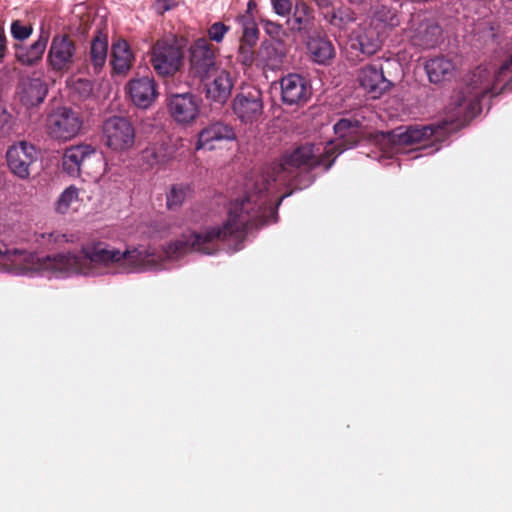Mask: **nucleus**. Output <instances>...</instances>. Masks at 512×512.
<instances>
[{"instance_id":"obj_17","label":"nucleus","mask_w":512,"mask_h":512,"mask_svg":"<svg viewBox=\"0 0 512 512\" xmlns=\"http://www.w3.org/2000/svg\"><path fill=\"white\" fill-rule=\"evenodd\" d=\"M384 38L385 35L380 29L364 24L350 36L349 45L352 50L364 56H372L381 49Z\"/></svg>"},{"instance_id":"obj_2","label":"nucleus","mask_w":512,"mask_h":512,"mask_svg":"<svg viewBox=\"0 0 512 512\" xmlns=\"http://www.w3.org/2000/svg\"><path fill=\"white\" fill-rule=\"evenodd\" d=\"M161 256L145 248L121 251L103 242L82 246L81 255L71 252L40 257V272L89 274L96 266H117L124 270H147L159 264Z\"/></svg>"},{"instance_id":"obj_19","label":"nucleus","mask_w":512,"mask_h":512,"mask_svg":"<svg viewBox=\"0 0 512 512\" xmlns=\"http://www.w3.org/2000/svg\"><path fill=\"white\" fill-rule=\"evenodd\" d=\"M0 260L18 274L40 272V256L18 248L0 247Z\"/></svg>"},{"instance_id":"obj_44","label":"nucleus","mask_w":512,"mask_h":512,"mask_svg":"<svg viewBox=\"0 0 512 512\" xmlns=\"http://www.w3.org/2000/svg\"><path fill=\"white\" fill-rule=\"evenodd\" d=\"M10 115L0 106V128L4 127L9 121Z\"/></svg>"},{"instance_id":"obj_27","label":"nucleus","mask_w":512,"mask_h":512,"mask_svg":"<svg viewBox=\"0 0 512 512\" xmlns=\"http://www.w3.org/2000/svg\"><path fill=\"white\" fill-rule=\"evenodd\" d=\"M425 69L429 81L435 84L450 80L455 72L454 63L444 56H438L428 60Z\"/></svg>"},{"instance_id":"obj_45","label":"nucleus","mask_w":512,"mask_h":512,"mask_svg":"<svg viewBox=\"0 0 512 512\" xmlns=\"http://www.w3.org/2000/svg\"><path fill=\"white\" fill-rule=\"evenodd\" d=\"M257 7V3L255 2V0H250L247 4V10L245 13L247 14H253L254 10L256 9Z\"/></svg>"},{"instance_id":"obj_11","label":"nucleus","mask_w":512,"mask_h":512,"mask_svg":"<svg viewBox=\"0 0 512 512\" xmlns=\"http://www.w3.org/2000/svg\"><path fill=\"white\" fill-rule=\"evenodd\" d=\"M216 52L213 44L206 38H199L190 47L189 73L199 81H205L217 72Z\"/></svg>"},{"instance_id":"obj_33","label":"nucleus","mask_w":512,"mask_h":512,"mask_svg":"<svg viewBox=\"0 0 512 512\" xmlns=\"http://www.w3.org/2000/svg\"><path fill=\"white\" fill-rule=\"evenodd\" d=\"M140 158L149 167L162 164L168 159L167 148L162 144L152 143L141 152Z\"/></svg>"},{"instance_id":"obj_41","label":"nucleus","mask_w":512,"mask_h":512,"mask_svg":"<svg viewBox=\"0 0 512 512\" xmlns=\"http://www.w3.org/2000/svg\"><path fill=\"white\" fill-rule=\"evenodd\" d=\"M272 4L274 11L280 16L289 14L292 8L290 0H272Z\"/></svg>"},{"instance_id":"obj_21","label":"nucleus","mask_w":512,"mask_h":512,"mask_svg":"<svg viewBox=\"0 0 512 512\" xmlns=\"http://www.w3.org/2000/svg\"><path fill=\"white\" fill-rule=\"evenodd\" d=\"M235 138L236 134L232 126L223 122H215L199 132L196 149L214 150L223 142L232 141Z\"/></svg>"},{"instance_id":"obj_22","label":"nucleus","mask_w":512,"mask_h":512,"mask_svg":"<svg viewBox=\"0 0 512 512\" xmlns=\"http://www.w3.org/2000/svg\"><path fill=\"white\" fill-rule=\"evenodd\" d=\"M211 78L213 79L201 81L204 84L206 98L219 104L226 103L233 88V79L230 73L225 70H217Z\"/></svg>"},{"instance_id":"obj_42","label":"nucleus","mask_w":512,"mask_h":512,"mask_svg":"<svg viewBox=\"0 0 512 512\" xmlns=\"http://www.w3.org/2000/svg\"><path fill=\"white\" fill-rule=\"evenodd\" d=\"M8 53V39L4 27L0 24V64L4 63Z\"/></svg>"},{"instance_id":"obj_39","label":"nucleus","mask_w":512,"mask_h":512,"mask_svg":"<svg viewBox=\"0 0 512 512\" xmlns=\"http://www.w3.org/2000/svg\"><path fill=\"white\" fill-rule=\"evenodd\" d=\"M237 21L242 27V35H246V32L250 30L255 32V36H259V29L257 27L253 14L244 13L242 15H239L237 17Z\"/></svg>"},{"instance_id":"obj_43","label":"nucleus","mask_w":512,"mask_h":512,"mask_svg":"<svg viewBox=\"0 0 512 512\" xmlns=\"http://www.w3.org/2000/svg\"><path fill=\"white\" fill-rule=\"evenodd\" d=\"M174 6V0H157L154 5V8L158 14L162 15L165 12L171 10Z\"/></svg>"},{"instance_id":"obj_3","label":"nucleus","mask_w":512,"mask_h":512,"mask_svg":"<svg viewBox=\"0 0 512 512\" xmlns=\"http://www.w3.org/2000/svg\"><path fill=\"white\" fill-rule=\"evenodd\" d=\"M512 86V56L503 62L492 75L484 67L473 70L461 90L452 97L447 107L451 120L467 121L481 112V100L486 95L495 96Z\"/></svg>"},{"instance_id":"obj_28","label":"nucleus","mask_w":512,"mask_h":512,"mask_svg":"<svg viewBox=\"0 0 512 512\" xmlns=\"http://www.w3.org/2000/svg\"><path fill=\"white\" fill-rule=\"evenodd\" d=\"M47 92V85L42 79H28L23 84L21 101L27 106H36L44 101Z\"/></svg>"},{"instance_id":"obj_12","label":"nucleus","mask_w":512,"mask_h":512,"mask_svg":"<svg viewBox=\"0 0 512 512\" xmlns=\"http://www.w3.org/2000/svg\"><path fill=\"white\" fill-rule=\"evenodd\" d=\"M233 112L242 123L257 122L264 109L263 95L255 86L243 87L233 100Z\"/></svg>"},{"instance_id":"obj_7","label":"nucleus","mask_w":512,"mask_h":512,"mask_svg":"<svg viewBox=\"0 0 512 512\" xmlns=\"http://www.w3.org/2000/svg\"><path fill=\"white\" fill-rule=\"evenodd\" d=\"M440 132L441 128L434 125L400 126L391 131L377 134L376 140L399 148L416 144L424 146L429 140L438 141Z\"/></svg>"},{"instance_id":"obj_24","label":"nucleus","mask_w":512,"mask_h":512,"mask_svg":"<svg viewBox=\"0 0 512 512\" xmlns=\"http://www.w3.org/2000/svg\"><path fill=\"white\" fill-rule=\"evenodd\" d=\"M305 39L307 50L315 63L328 65L335 57L334 45L320 30Z\"/></svg>"},{"instance_id":"obj_35","label":"nucleus","mask_w":512,"mask_h":512,"mask_svg":"<svg viewBox=\"0 0 512 512\" xmlns=\"http://www.w3.org/2000/svg\"><path fill=\"white\" fill-rule=\"evenodd\" d=\"M283 45H275L270 41H263L260 46V53L267 61V64L278 66L286 55Z\"/></svg>"},{"instance_id":"obj_16","label":"nucleus","mask_w":512,"mask_h":512,"mask_svg":"<svg viewBox=\"0 0 512 512\" xmlns=\"http://www.w3.org/2000/svg\"><path fill=\"white\" fill-rule=\"evenodd\" d=\"M358 81L372 98L380 97L392 87V82L384 76L383 66L380 62L366 64L360 68Z\"/></svg>"},{"instance_id":"obj_36","label":"nucleus","mask_w":512,"mask_h":512,"mask_svg":"<svg viewBox=\"0 0 512 512\" xmlns=\"http://www.w3.org/2000/svg\"><path fill=\"white\" fill-rule=\"evenodd\" d=\"M261 24L265 33L274 40L277 45L284 44L287 32L281 24L266 19L262 20Z\"/></svg>"},{"instance_id":"obj_32","label":"nucleus","mask_w":512,"mask_h":512,"mask_svg":"<svg viewBox=\"0 0 512 512\" xmlns=\"http://www.w3.org/2000/svg\"><path fill=\"white\" fill-rule=\"evenodd\" d=\"M193 195V188L190 184H173L166 193V207L168 210H178L186 200Z\"/></svg>"},{"instance_id":"obj_9","label":"nucleus","mask_w":512,"mask_h":512,"mask_svg":"<svg viewBox=\"0 0 512 512\" xmlns=\"http://www.w3.org/2000/svg\"><path fill=\"white\" fill-rule=\"evenodd\" d=\"M136 131L132 122L123 116H111L102 125V141L113 152H125L134 146Z\"/></svg>"},{"instance_id":"obj_8","label":"nucleus","mask_w":512,"mask_h":512,"mask_svg":"<svg viewBox=\"0 0 512 512\" xmlns=\"http://www.w3.org/2000/svg\"><path fill=\"white\" fill-rule=\"evenodd\" d=\"M79 59L76 41L69 34H56L47 53V65L51 71L64 75L72 71Z\"/></svg>"},{"instance_id":"obj_4","label":"nucleus","mask_w":512,"mask_h":512,"mask_svg":"<svg viewBox=\"0 0 512 512\" xmlns=\"http://www.w3.org/2000/svg\"><path fill=\"white\" fill-rule=\"evenodd\" d=\"M105 158L101 151L90 144H80L67 148L63 154L62 167L70 176L84 173L100 176L105 170Z\"/></svg>"},{"instance_id":"obj_15","label":"nucleus","mask_w":512,"mask_h":512,"mask_svg":"<svg viewBox=\"0 0 512 512\" xmlns=\"http://www.w3.org/2000/svg\"><path fill=\"white\" fill-rule=\"evenodd\" d=\"M201 100L191 92L170 94L167 99L168 111L179 124L194 122L200 112Z\"/></svg>"},{"instance_id":"obj_30","label":"nucleus","mask_w":512,"mask_h":512,"mask_svg":"<svg viewBox=\"0 0 512 512\" xmlns=\"http://www.w3.org/2000/svg\"><path fill=\"white\" fill-rule=\"evenodd\" d=\"M324 20L334 28L346 30L357 19L354 10L348 6L333 7L323 13Z\"/></svg>"},{"instance_id":"obj_20","label":"nucleus","mask_w":512,"mask_h":512,"mask_svg":"<svg viewBox=\"0 0 512 512\" xmlns=\"http://www.w3.org/2000/svg\"><path fill=\"white\" fill-rule=\"evenodd\" d=\"M49 41V32L41 29L38 38L30 45L14 43V56L18 63L32 67L41 62Z\"/></svg>"},{"instance_id":"obj_46","label":"nucleus","mask_w":512,"mask_h":512,"mask_svg":"<svg viewBox=\"0 0 512 512\" xmlns=\"http://www.w3.org/2000/svg\"><path fill=\"white\" fill-rule=\"evenodd\" d=\"M314 1L320 8H327L331 3V0H314Z\"/></svg>"},{"instance_id":"obj_34","label":"nucleus","mask_w":512,"mask_h":512,"mask_svg":"<svg viewBox=\"0 0 512 512\" xmlns=\"http://www.w3.org/2000/svg\"><path fill=\"white\" fill-rule=\"evenodd\" d=\"M73 234L61 233L58 231L47 233H35V242L48 249H53L63 243L74 242Z\"/></svg>"},{"instance_id":"obj_18","label":"nucleus","mask_w":512,"mask_h":512,"mask_svg":"<svg viewBox=\"0 0 512 512\" xmlns=\"http://www.w3.org/2000/svg\"><path fill=\"white\" fill-rule=\"evenodd\" d=\"M107 55L108 36L106 33L98 30L90 41L89 51L78 68L79 72L99 74L106 64Z\"/></svg>"},{"instance_id":"obj_5","label":"nucleus","mask_w":512,"mask_h":512,"mask_svg":"<svg viewBox=\"0 0 512 512\" xmlns=\"http://www.w3.org/2000/svg\"><path fill=\"white\" fill-rule=\"evenodd\" d=\"M183 51L175 36L157 40L150 51V63L161 77L174 76L183 65Z\"/></svg>"},{"instance_id":"obj_48","label":"nucleus","mask_w":512,"mask_h":512,"mask_svg":"<svg viewBox=\"0 0 512 512\" xmlns=\"http://www.w3.org/2000/svg\"><path fill=\"white\" fill-rule=\"evenodd\" d=\"M348 1H349L350 3H352V4H356V3H359V2H360V0H348Z\"/></svg>"},{"instance_id":"obj_14","label":"nucleus","mask_w":512,"mask_h":512,"mask_svg":"<svg viewBox=\"0 0 512 512\" xmlns=\"http://www.w3.org/2000/svg\"><path fill=\"white\" fill-rule=\"evenodd\" d=\"M7 165L10 171L21 179L30 176V168L37 160L35 146L26 141L11 145L6 152Z\"/></svg>"},{"instance_id":"obj_25","label":"nucleus","mask_w":512,"mask_h":512,"mask_svg":"<svg viewBox=\"0 0 512 512\" xmlns=\"http://www.w3.org/2000/svg\"><path fill=\"white\" fill-rule=\"evenodd\" d=\"M291 30L299 33L304 38L318 31L315 25L314 10L303 1L295 4Z\"/></svg>"},{"instance_id":"obj_31","label":"nucleus","mask_w":512,"mask_h":512,"mask_svg":"<svg viewBox=\"0 0 512 512\" xmlns=\"http://www.w3.org/2000/svg\"><path fill=\"white\" fill-rule=\"evenodd\" d=\"M259 36L254 31L248 30L246 35H241L237 51V61L245 67H251L255 60V46Z\"/></svg>"},{"instance_id":"obj_1","label":"nucleus","mask_w":512,"mask_h":512,"mask_svg":"<svg viewBox=\"0 0 512 512\" xmlns=\"http://www.w3.org/2000/svg\"><path fill=\"white\" fill-rule=\"evenodd\" d=\"M367 128L365 117L356 113L336 122L335 142L305 143L284 153L248 180L245 196L231 202L227 220L222 225L183 234L166 247V257L177 259L188 252L212 255L218 250L219 242H240L249 230L276 222L277 209L271 194L277 186L293 184L297 189L307 188L315 181L310 172L318 167L328 171L341 153L367 138Z\"/></svg>"},{"instance_id":"obj_6","label":"nucleus","mask_w":512,"mask_h":512,"mask_svg":"<svg viewBox=\"0 0 512 512\" xmlns=\"http://www.w3.org/2000/svg\"><path fill=\"white\" fill-rule=\"evenodd\" d=\"M404 34L412 46L426 50L440 43L442 28L426 12L418 11L411 15Z\"/></svg>"},{"instance_id":"obj_40","label":"nucleus","mask_w":512,"mask_h":512,"mask_svg":"<svg viewBox=\"0 0 512 512\" xmlns=\"http://www.w3.org/2000/svg\"><path fill=\"white\" fill-rule=\"evenodd\" d=\"M229 29V26L225 25L224 23L215 22L209 27L208 36L210 40L219 43L223 40L225 34L229 31Z\"/></svg>"},{"instance_id":"obj_29","label":"nucleus","mask_w":512,"mask_h":512,"mask_svg":"<svg viewBox=\"0 0 512 512\" xmlns=\"http://www.w3.org/2000/svg\"><path fill=\"white\" fill-rule=\"evenodd\" d=\"M371 26H375L385 34L386 29H392L400 24V19L395 8L380 5L373 11L370 22Z\"/></svg>"},{"instance_id":"obj_26","label":"nucleus","mask_w":512,"mask_h":512,"mask_svg":"<svg viewBox=\"0 0 512 512\" xmlns=\"http://www.w3.org/2000/svg\"><path fill=\"white\" fill-rule=\"evenodd\" d=\"M135 56L131 51L129 43L118 38L111 46V65L116 74H126L133 66Z\"/></svg>"},{"instance_id":"obj_47","label":"nucleus","mask_w":512,"mask_h":512,"mask_svg":"<svg viewBox=\"0 0 512 512\" xmlns=\"http://www.w3.org/2000/svg\"><path fill=\"white\" fill-rule=\"evenodd\" d=\"M289 194H284L283 196H281L278 200V203L277 205L283 200L284 197L288 196Z\"/></svg>"},{"instance_id":"obj_23","label":"nucleus","mask_w":512,"mask_h":512,"mask_svg":"<svg viewBox=\"0 0 512 512\" xmlns=\"http://www.w3.org/2000/svg\"><path fill=\"white\" fill-rule=\"evenodd\" d=\"M127 89L132 102L143 109L148 108L158 96L155 81L150 77L131 79Z\"/></svg>"},{"instance_id":"obj_37","label":"nucleus","mask_w":512,"mask_h":512,"mask_svg":"<svg viewBox=\"0 0 512 512\" xmlns=\"http://www.w3.org/2000/svg\"><path fill=\"white\" fill-rule=\"evenodd\" d=\"M10 33L15 43H23L32 35L33 26L31 24H24L21 20L17 19L12 21Z\"/></svg>"},{"instance_id":"obj_13","label":"nucleus","mask_w":512,"mask_h":512,"mask_svg":"<svg viewBox=\"0 0 512 512\" xmlns=\"http://www.w3.org/2000/svg\"><path fill=\"white\" fill-rule=\"evenodd\" d=\"M281 101L287 106H303L312 96L310 81L298 73H288L279 80Z\"/></svg>"},{"instance_id":"obj_10","label":"nucleus","mask_w":512,"mask_h":512,"mask_svg":"<svg viewBox=\"0 0 512 512\" xmlns=\"http://www.w3.org/2000/svg\"><path fill=\"white\" fill-rule=\"evenodd\" d=\"M80 113L68 107H60L51 112L46 120L49 136L56 140L67 141L77 136L82 128Z\"/></svg>"},{"instance_id":"obj_38","label":"nucleus","mask_w":512,"mask_h":512,"mask_svg":"<svg viewBox=\"0 0 512 512\" xmlns=\"http://www.w3.org/2000/svg\"><path fill=\"white\" fill-rule=\"evenodd\" d=\"M78 199V190L70 186L67 189H65L62 194L60 195L57 203H56V210L57 212L64 214L68 211L71 204Z\"/></svg>"}]
</instances>
